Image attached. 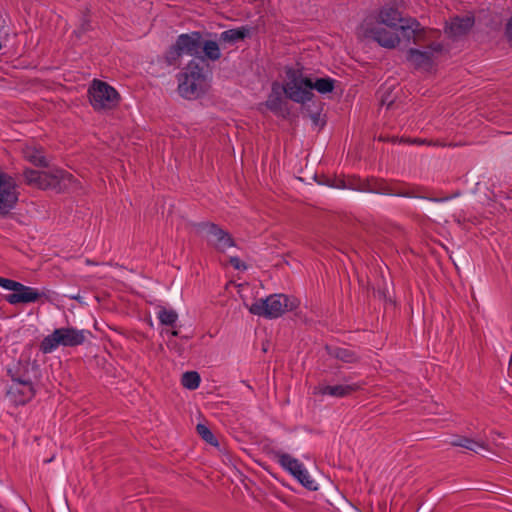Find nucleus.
Instances as JSON below:
<instances>
[{
  "mask_svg": "<svg viewBox=\"0 0 512 512\" xmlns=\"http://www.w3.org/2000/svg\"><path fill=\"white\" fill-rule=\"evenodd\" d=\"M384 24L390 28H397L404 38L412 40L414 44H420L426 37V30L421 27L416 19H405L395 4L384 5L378 14V24Z\"/></svg>",
  "mask_w": 512,
  "mask_h": 512,
  "instance_id": "obj_1",
  "label": "nucleus"
},
{
  "mask_svg": "<svg viewBox=\"0 0 512 512\" xmlns=\"http://www.w3.org/2000/svg\"><path fill=\"white\" fill-rule=\"evenodd\" d=\"M24 178L29 185L43 190H56L57 192L65 190L69 185L75 182V178L72 174L60 169L51 171L26 169L24 171Z\"/></svg>",
  "mask_w": 512,
  "mask_h": 512,
  "instance_id": "obj_2",
  "label": "nucleus"
},
{
  "mask_svg": "<svg viewBox=\"0 0 512 512\" xmlns=\"http://www.w3.org/2000/svg\"><path fill=\"white\" fill-rule=\"evenodd\" d=\"M299 306V300L285 294H273L265 299L255 301L249 311L257 316L268 319L280 317L286 311H292Z\"/></svg>",
  "mask_w": 512,
  "mask_h": 512,
  "instance_id": "obj_3",
  "label": "nucleus"
},
{
  "mask_svg": "<svg viewBox=\"0 0 512 512\" xmlns=\"http://www.w3.org/2000/svg\"><path fill=\"white\" fill-rule=\"evenodd\" d=\"M91 332L88 330H78L73 327H63L55 329L46 336L40 343V350L44 354L52 353L59 346L76 347L84 344Z\"/></svg>",
  "mask_w": 512,
  "mask_h": 512,
  "instance_id": "obj_4",
  "label": "nucleus"
},
{
  "mask_svg": "<svg viewBox=\"0 0 512 512\" xmlns=\"http://www.w3.org/2000/svg\"><path fill=\"white\" fill-rule=\"evenodd\" d=\"M179 94L186 99H196L205 91V75L203 67L195 60H191L178 75Z\"/></svg>",
  "mask_w": 512,
  "mask_h": 512,
  "instance_id": "obj_5",
  "label": "nucleus"
},
{
  "mask_svg": "<svg viewBox=\"0 0 512 512\" xmlns=\"http://www.w3.org/2000/svg\"><path fill=\"white\" fill-rule=\"evenodd\" d=\"M282 85L285 96L293 102L304 104L313 97L311 78L305 76L301 69L287 68Z\"/></svg>",
  "mask_w": 512,
  "mask_h": 512,
  "instance_id": "obj_6",
  "label": "nucleus"
},
{
  "mask_svg": "<svg viewBox=\"0 0 512 512\" xmlns=\"http://www.w3.org/2000/svg\"><path fill=\"white\" fill-rule=\"evenodd\" d=\"M201 39L202 33L194 31L191 33L180 34L176 42L169 48L165 54V61L168 65H178L183 55L195 58L201 57Z\"/></svg>",
  "mask_w": 512,
  "mask_h": 512,
  "instance_id": "obj_7",
  "label": "nucleus"
},
{
  "mask_svg": "<svg viewBox=\"0 0 512 512\" xmlns=\"http://www.w3.org/2000/svg\"><path fill=\"white\" fill-rule=\"evenodd\" d=\"M0 286L11 290L12 293L5 295L4 299L11 305L29 304L40 301L45 297L44 292L26 286L20 282L0 276Z\"/></svg>",
  "mask_w": 512,
  "mask_h": 512,
  "instance_id": "obj_8",
  "label": "nucleus"
},
{
  "mask_svg": "<svg viewBox=\"0 0 512 512\" xmlns=\"http://www.w3.org/2000/svg\"><path fill=\"white\" fill-rule=\"evenodd\" d=\"M196 233L205 238L207 243L219 252H225L235 246L232 236L217 224L212 222H200L194 224Z\"/></svg>",
  "mask_w": 512,
  "mask_h": 512,
  "instance_id": "obj_9",
  "label": "nucleus"
},
{
  "mask_svg": "<svg viewBox=\"0 0 512 512\" xmlns=\"http://www.w3.org/2000/svg\"><path fill=\"white\" fill-rule=\"evenodd\" d=\"M88 93L90 103L96 110L112 109L118 105V92L106 82L94 80Z\"/></svg>",
  "mask_w": 512,
  "mask_h": 512,
  "instance_id": "obj_10",
  "label": "nucleus"
},
{
  "mask_svg": "<svg viewBox=\"0 0 512 512\" xmlns=\"http://www.w3.org/2000/svg\"><path fill=\"white\" fill-rule=\"evenodd\" d=\"M279 464L289 471L305 488L311 491L318 489L317 483L312 479L304 465L296 458L286 453H278Z\"/></svg>",
  "mask_w": 512,
  "mask_h": 512,
  "instance_id": "obj_11",
  "label": "nucleus"
},
{
  "mask_svg": "<svg viewBox=\"0 0 512 512\" xmlns=\"http://www.w3.org/2000/svg\"><path fill=\"white\" fill-rule=\"evenodd\" d=\"M18 201V191L14 179L0 171V215L7 214Z\"/></svg>",
  "mask_w": 512,
  "mask_h": 512,
  "instance_id": "obj_12",
  "label": "nucleus"
},
{
  "mask_svg": "<svg viewBox=\"0 0 512 512\" xmlns=\"http://www.w3.org/2000/svg\"><path fill=\"white\" fill-rule=\"evenodd\" d=\"M364 36L375 40L379 45L385 48H394L399 43L400 38L395 32L389 31L380 25H373L368 20L362 24Z\"/></svg>",
  "mask_w": 512,
  "mask_h": 512,
  "instance_id": "obj_13",
  "label": "nucleus"
},
{
  "mask_svg": "<svg viewBox=\"0 0 512 512\" xmlns=\"http://www.w3.org/2000/svg\"><path fill=\"white\" fill-rule=\"evenodd\" d=\"M364 192L394 195L400 197H418L414 190L398 189L389 185L385 180L370 178L365 180Z\"/></svg>",
  "mask_w": 512,
  "mask_h": 512,
  "instance_id": "obj_14",
  "label": "nucleus"
},
{
  "mask_svg": "<svg viewBox=\"0 0 512 512\" xmlns=\"http://www.w3.org/2000/svg\"><path fill=\"white\" fill-rule=\"evenodd\" d=\"M442 50L443 45L441 43L433 42L424 51L414 48L409 49L407 59L416 67H427L431 65L434 54L440 53Z\"/></svg>",
  "mask_w": 512,
  "mask_h": 512,
  "instance_id": "obj_15",
  "label": "nucleus"
},
{
  "mask_svg": "<svg viewBox=\"0 0 512 512\" xmlns=\"http://www.w3.org/2000/svg\"><path fill=\"white\" fill-rule=\"evenodd\" d=\"M283 88L278 82H274L271 87V92L265 102V106L271 112L279 116L288 114L287 102L283 98Z\"/></svg>",
  "mask_w": 512,
  "mask_h": 512,
  "instance_id": "obj_16",
  "label": "nucleus"
},
{
  "mask_svg": "<svg viewBox=\"0 0 512 512\" xmlns=\"http://www.w3.org/2000/svg\"><path fill=\"white\" fill-rule=\"evenodd\" d=\"M34 396L32 382L12 383L7 391V397L16 405H23Z\"/></svg>",
  "mask_w": 512,
  "mask_h": 512,
  "instance_id": "obj_17",
  "label": "nucleus"
},
{
  "mask_svg": "<svg viewBox=\"0 0 512 512\" xmlns=\"http://www.w3.org/2000/svg\"><path fill=\"white\" fill-rule=\"evenodd\" d=\"M474 25V17H455L446 27V33L451 37H460L468 33Z\"/></svg>",
  "mask_w": 512,
  "mask_h": 512,
  "instance_id": "obj_18",
  "label": "nucleus"
},
{
  "mask_svg": "<svg viewBox=\"0 0 512 512\" xmlns=\"http://www.w3.org/2000/svg\"><path fill=\"white\" fill-rule=\"evenodd\" d=\"M250 34V29L246 26H241L234 29H229L223 31L219 35V42L223 48H225L226 44L234 45L238 42L243 41Z\"/></svg>",
  "mask_w": 512,
  "mask_h": 512,
  "instance_id": "obj_19",
  "label": "nucleus"
},
{
  "mask_svg": "<svg viewBox=\"0 0 512 512\" xmlns=\"http://www.w3.org/2000/svg\"><path fill=\"white\" fill-rule=\"evenodd\" d=\"M360 385L353 383V384H340V385H325L319 387V393L321 395H329L332 397H345L353 392L360 389Z\"/></svg>",
  "mask_w": 512,
  "mask_h": 512,
  "instance_id": "obj_20",
  "label": "nucleus"
},
{
  "mask_svg": "<svg viewBox=\"0 0 512 512\" xmlns=\"http://www.w3.org/2000/svg\"><path fill=\"white\" fill-rule=\"evenodd\" d=\"M220 42L215 40H203L201 39V57L200 60L208 59L212 62L218 61L221 58Z\"/></svg>",
  "mask_w": 512,
  "mask_h": 512,
  "instance_id": "obj_21",
  "label": "nucleus"
},
{
  "mask_svg": "<svg viewBox=\"0 0 512 512\" xmlns=\"http://www.w3.org/2000/svg\"><path fill=\"white\" fill-rule=\"evenodd\" d=\"M8 373L11 376L12 383L32 382L28 362H18L8 369Z\"/></svg>",
  "mask_w": 512,
  "mask_h": 512,
  "instance_id": "obj_22",
  "label": "nucleus"
},
{
  "mask_svg": "<svg viewBox=\"0 0 512 512\" xmlns=\"http://www.w3.org/2000/svg\"><path fill=\"white\" fill-rule=\"evenodd\" d=\"M24 158L35 166L46 167L47 161L42 151L33 146H26L23 149Z\"/></svg>",
  "mask_w": 512,
  "mask_h": 512,
  "instance_id": "obj_23",
  "label": "nucleus"
},
{
  "mask_svg": "<svg viewBox=\"0 0 512 512\" xmlns=\"http://www.w3.org/2000/svg\"><path fill=\"white\" fill-rule=\"evenodd\" d=\"M450 444L452 446H457V447L465 448V449L473 451L475 453L478 452L479 448L486 449V446H485L484 442H478V441H475L473 439H470V438H467V437H463V436L455 437L450 442Z\"/></svg>",
  "mask_w": 512,
  "mask_h": 512,
  "instance_id": "obj_24",
  "label": "nucleus"
},
{
  "mask_svg": "<svg viewBox=\"0 0 512 512\" xmlns=\"http://www.w3.org/2000/svg\"><path fill=\"white\" fill-rule=\"evenodd\" d=\"M200 375L196 371H187L182 375L181 383L182 385L189 389V390H195L200 385Z\"/></svg>",
  "mask_w": 512,
  "mask_h": 512,
  "instance_id": "obj_25",
  "label": "nucleus"
},
{
  "mask_svg": "<svg viewBox=\"0 0 512 512\" xmlns=\"http://www.w3.org/2000/svg\"><path fill=\"white\" fill-rule=\"evenodd\" d=\"M335 81L331 78H317L315 82L311 80L312 90L316 89L319 93H330L334 89Z\"/></svg>",
  "mask_w": 512,
  "mask_h": 512,
  "instance_id": "obj_26",
  "label": "nucleus"
},
{
  "mask_svg": "<svg viewBox=\"0 0 512 512\" xmlns=\"http://www.w3.org/2000/svg\"><path fill=\"white\" fill-rule=\"evenodd\" d=\"M330 354L333 357L346 363H353L357 361L355 353L348 348H334L330 351Z\"/></svg>",
  "mask_w": 512,
  "mask_h": 512,
  "instance_id": "obj_27",
  "label": "nucleus"
},
{
  "mask_svg": "<svg viewBox=\"0 0 512 512\" xmlns=\"http://www.w3.org/2000/svg\"><path fill=\"white\" fill-rule=\"evenodd\" d=\"M157 317L162 325L174 326L178 319V314L172 309L161 308L157 313Z\"/></svg>",
  "mask_w": 512,
  "mask_h": 512,
  "instance_id": "obj_28",
  "label": "nucleus"
},
{
  "mask_svg": "<svg viewBox=\"0 0 512 512\" xmlns=\"http://www.w3.org/2000/svg\"><path fill=\"white\" fill-rule=\"evenodd\" d=\"M196 430H197L198 434L202 437V439L205 440L207 443H209L211 445L218 444L213 433L210 431V429L206 425L198 424L196 426Z\"/></svg>",
  "mask_w": 512,
  "mask_h": 512,
  "instance_id": "obj_29",
  "label": "nucleus"
},
{
  "mask_svg": "<svg viewBox=\"0 0 512 512\" xmlns=\"http://www.w3.org/2000/svg\"><path fill=\"white\" fill-rule=\"evenodd\" d=\"M365 180H362L356 176H350L346 178V188L358 191H364Z\"/></svg>",
  "mask_w": 512,
  "mask_h": 512,
  "instance_id": "obj_30",
  "label": "nucleus"
},
{
  "mask_svg": "<svg viewBox=\"0 0 512 512\" xmlns=\"http://www.w3.org/2000/svg\"><path fill=\"white\" fill-rule=\"evenodd\" d=\"M230 264L235 268V269H244L246 268V266L240 261L239 258L237 257H231L230 260H229Z\"/></svg>",
  "mask_w": 512,
  "mask_h": 512,
  "instance_id": "obj_31",
  "label": "nucleus"
},
{
  "mask_svg": "<svg viewBox=\"0 0 512 512\" xmlns=\"http://www.w3.org/2000/svg\"><path fill=\"white\" fill-rule=\"evenodd\" d=\"M89 20L87 18H84L79 29L76 31L77 34L85 33L89 29Z\"/></svg>",
  "mask_w": 512,
  "mask_h": 512,
  "instance_id": "obj_32",
  "label": "nucleus"
},
{
  "mask_svg": "<svg viewBox=\"0 0 512 512\" xmlns=\"http://www.w3.org/2000/svg\"><path fill=\"white\" fill-rule=\"evenodd\" d=\"M331 185L336 188H346V178H335Z\"/></svg>",
  "mask_w": 512,
  "mask_h": 512,
  "instance_id": "obj_33",
  "label": "nucleus"
},
{
  "mask_svg": "<svg viewBox=\"0 0 512 512\" xmlns=\"http://www.w3.org/2000/svg\"><path fill=\"white\" fill-rule=\"evenodd\" d=\"M506 34L508 38L512 41V16L506 25Z\"/></svg>",
  "mask_w": 512,
  "mask_h": 512,
  "instance_id": "obj_34",
  "label": "nucleus"
},
{
  "mask_svg": "<svg viewBox=\"0 0 512 512\" xmlns=\"http://www.w3.org/2000/svg\"><path fill=\"white\" fill-rule=\"evenodd\" d=\"M379 141H391L393 143L397 142L398 141V138L397 137H384V136H379Z\"/></svg>",
  "mask_w": 512,
  "mask_h": 512,
  "instance_id": "obj_35",
  "label": "nucleus"
},
{
  "mask_svg": "<svg viewBox=\"0 0 512 512\" xmlns=\"http://www.w3.org/2000/svg\"><path fill=\"white\" fill-rule=\"evenodd\" d=\"M451 197H444V198H429L431 201H434V202H443V201H447L448 199H450Z\"/></svg>",
  "mask_w": 512,
  "mask_h": 512,
  "instance_id": "obj_36",
  "label": "nucleus"
},
{
  "mask_svg": "<svg viewBox=\"0 0 512 512\" xmlns=\"http://www.w3.org/2000/svg\"><path fill=\"white\" fill-rule=\"evenodd\" d=\"M381 104L382 105L387 104V106L390 107V105L392 104V101H388L387 99H382Z\"/></svg>",
  "mask_w": 512,
  "mask_h": 512,
  "instance_id": "obj_37",
  "label": "nucleus"
},
{
  "mask_svg": "<svg viewBox=\"0 0 512 512\" xmlns=\"http://www.w3.org/2000/svg\"><path fill=\"white\" fill-rule=\"evenodd\" d=\"M170 333L174 337H177L179 335V332L177 330H172Z\"/></svg>",
  "mask_w": 512,
  "mask_h": 512,
  "instance_id": "obj_38",
  "label": "nucleus"
},
{
  "mask_svg": "<svg viewBox=\"0 0 512 512\" xmlns=\"http://www.w3.org/2000/svg\"><path fill=\"white\" fill-rule=\"evenodd\" d=\"M413 143L423 144L425 143L424 140H414Z\"/></svg>",
  "mask_w": 512,
  "mask_h": 512,
  "instance_id": "obj_39",
  "label": "nucleus"
}]
</instances>
